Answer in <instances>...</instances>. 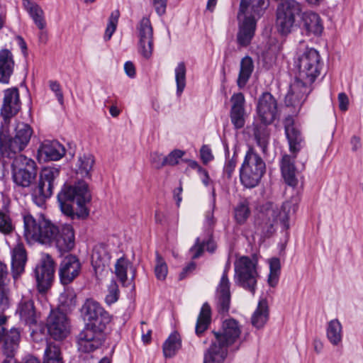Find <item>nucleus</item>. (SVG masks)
<instances>
[{
  "mask_svg": "<svg viewBox=\"0 0 363 363\" xmlns=\"http://www.w3.org/2000/svg\"><path fill=\"white\" fill-rule=\"evenodd\" d=\"M230 264L227 263L216 289V303L219 313H225L229 310L230 303V281L228 272Z\"/></svg>",
  "mask_w": 363,
  "mask_h": 363,
  "instance_id": "6ab92c4d",
  "label": "nucleus"
},
{
  "mask_svg": "<svg viewBox=\"0 0 363 363\" xmlns=\"http://www.w3.org/2000/svg\"><path fill=\"white\" fill-rule=\"evenodd\" d=\"M350 143H351V145H352V150L353 151L357 150L361 147L360 139H359V138H358L357 136H353L351 138Z\"/></svg>",
  "mask_w": 363,
  "mask_h": 363,
  "instance_id": "774afa93",
  "label": "nucleus"
},
{
  "mask_svg": "<svg viewBox=\"0 0 363 363\" xmlns=\"http://www.w3.org/2000/svg\"><path fill=\"white\" fill-rule=\"evenodd\" d=\"M285 133L289 142V150L294 157L303 147V138L300 130L295 126L291 118L285 121Z\"/></svg>",
  "mask_w": 363,
  "mask_h": 363,
  "instance_id": "393cba45",
  "label": "nucleus"
},
{
  "mask_svg": "<svg viewBox=\"0 0 363 363\" xmlns=\"http://www.w3.org/2000/svg\"><path fill=\"white\" fill-rule=\"evenodd\" d=\"M250 215L249 203L247 201L239 202L234 208V218L239 225L244 224Z\"/></svg>",
  "mask_w": 363,
  "mask_h": 363,
  "instance_id": "a18cd8bd",
  "label": "nucleus"
},
{
  "mask_svg": "<svg viewBox=\"0 0 363 363\" xmlns=\"http://www.w3.org/2000/svg\"><path fill=\"white\" fill-rule=\"evenodd\" d=\"M326 335L330 342L335 346L338 345L342 339V327L337 319H333L328 323Z\"/></svg>",
  "mask_w": 363,
  "mask_h": 363,
  "instance_id": "c9c22d12",
  "label": "nucleus"
},
{
  "mask_svg": "<svg viewBox=\"0 0 363 363\" xmlns=\"http://www.w3.org/2000/svg\"><path fill=\"white\" fill-rule=\"evenodd\" d=\"M65 155V147L57 140H45L38 150V159L44 162L59 160Z\"/></svg>",
  "mask_w": 363,
  "mask_h": 363,
  "instance_id": "412c9836",
  "label": "nucleus"
},
{
  "mask_svg": "<svg viewBox=\"0 0 363 363\" xmlns=\"http://www.w3.org/2000/svg\"><path fill=\"white\" fill-rule=\"evenodd\" d=\"M237 164V156L235 154L231 158H228L223 167V174L228 179L232 177Z\"/></svg>",
  "mask_w": 363,
  "mask_h": 363,
  "instance_id": "864d4df0",
  "label": "nucleus"
},
{
  "mask_svg": "<svg viewBox=\"0 0 363 363\" xmlns=\"http://www.w3.org/2000/svg\"><path fill=\"white\" fill-rule=\"evenodd\" d=\"M269 265V274L268 276V284L270 286L274 287L277 285L281 273V262L277 257H272L268 259Z\"/></svg>",
  "mask_w": 363,
  "mask_h": 363,
  "instance_id": "37998d69",
  "label": "nucleus"
},
{
  "mask_svg": "<svg viewBox=\"0 0 363 363\" xmlns=\"http://www.w3.org/2000/svg\"><path fill=\"white\" fill-rule=\"evenodd\" d=\"M184 155V152L180 150L172 151L167 156L164 157L165 165L174 166L179 162V160Z\"/></svg>",
  "mask_w": 363,
  "mask_h": 363,
  "instance_id": "603ef678",
  "label": "nucleus"
},
{
  "mask_svg": "<svg viewBox=\"0 0 363 363\" xmlns=\"http://www.w3.org/2000/svg\"><path fill=\"white\" fill-rule=\"evenodd\" d=\"M49 84L50 89L55 94L58 102L62 105L64 104V96L60 84L56 81H50Z\"/></svg>",
  "mask_w": 363,
  "mask_h": 363,
  "instance_id": "bf43d9fd",
  "label": "nucleus"
},
{
  "mask_svg": "<svg viewBox=\"0 0 363 363\" xmlns=\"http://www.w3.org/2000/svg\"><path fill=\"white\" fill-rule=\"evenodd\" d=\"M21 106L18 89L11 88L5 90L3 104L1 108L2 123L10 122L11 119L20 111Z\"/></svg>",
  "mask_w": 363,
  "mask_h": 363,
  "instance_id": "f3484780",
  "label": "nucleus"
},
{
  "mask_svg": "<svg viewBox=\"0 0 363 363\" xmlns=\"http://www.w3.org/2000/svg\"><path fill=\"white\" fill-rule=\"evenodd\" d=\"M7 275L8 271L6 265L0 261V284H5Z\"/></svg>",
  "mask_w": 363,
  "mask_h": 363,
  "instance_id": "338daca9",
  "label": "nucleus"
},
{
  "mask_svg": "<svg viewBox=\"0 0 363 363\" xmlns=\"http://www.w3.org/2000/svg\"><path fill=\"white\" fill-rule=\"evenodd\" d=\"M230 101L232 103L230 112V121L235 129L242 128L245 123V96L240 92L234 94L231 96Z\"/></svg>",
  "mask_w": 363,
  "mask_h": 363,
  "instance_id": "4be33fe9",
  "label": "nucleus"
},
{
  "mask_svg": "<svg viewBox=\"0 0 363 363\" xmlns=\"http://www.w3.org/2000/svg\"><path fill=\"white\" fill-rule=\"evenodd\" d=\"M14 60L11 52L7 49L0 50V82L8 84L14 70Z\"/></svg>",
  "mask_w": 363,
  "mask_h": 363,
  "instance_id": "bb28decb",
  "label": "nucleus"
},
{
  "mask_svg": "<svg viewBox=\"0 0 363 363\" xmlns=\"http://www.w3.org/2000/svg\"><path fill=\"white\" fill-rule=\"evenodd\" d=\"M94 162V157L91 154H80L74 164L76 174L82 178H90Z\"/></svg>",
  "mask_w": 363,
  "mask_h": 363,
  "instance_id": "c756f323",
  "label": "nucleus"
},
{
  "mask_svg": "<svg viewBox=\"0 0 363 363\" xmlns=\"http://www.w3.org/2000/svg\"><path fill=\"white\" fill-rule=\"evenodd\" d=\"M24 235L28 242L35 241L45 245L52 244L58 233L57 226L43 216L34 218L31 215L23 217Z\"/></svg>",
  "mask_w": 363,
  "mask_h": 363,
  "instance_id": "39448f33",
  "label": "nucleus"
},
{
  "mask_svg": "<svg viewBox=\"0 0 363 363\" xmlns=\"http://www.w3.org/2000/svg\"><path fill=\"white\" fill-rule=\"evenodd\" d=\"M214 208H215V201H213V204H212L211 209L208 210V211H206V213L205 214L204 224H205L206 227L210 230H211L213 229V228L214 227V225L216 223V220L213 215Z\"/></svg>",
  "mask_w": 363,
  "mask_h": 363,
  "instance_id": "4d7b16f0",
  "label": "nucleus"
},
{
  "mask_svg": "<svg viewBox=\"0 0 363 363\" xmlns=\"http://www.w3.org/2000/svg\"><path fill=\"white\" fill-rule=\"evenodd\" d=\"M120 16V12L118 10L113 11L108 18V23L104 34V40H109L114 33Z\"/></svg>",
  "mask_w": 363,
  "mask_h": 363,
  "instance_id": "09e8293b",
  "label": "nucleus"
},
{
  "mask_svg": "<svg viewBox=\"0 0 363 363\" xmlns=\"http://www.w3.org/2000/svg\"><path fill=\"white\" fill-rule=\"evenodd\" d=\"M268 6V0H241L238 13L255 16L257 20Z\"/></svg>",
  "mask_w": 363,
  "mask_h": 363,
  "instance_id": "c85d7f7f",
  "label": "nucleus"
},
{
  "mask_svg": "<svg viewBox=\"0 0 363 363\" xmlns=\"http://www.w3.org/2000/svg\"><path fill=\"white\" fill-rule=\"evenodd\" d=\"M211 322V308L205 303L203 304L199 317L197 318L195 332L198 336H200L206 330H207Z\"/></svg>",
  "mask_w": 363,
  "mask_h": 363,
  "instance_id": "ea45409f",
  "label": "nucleus"
},
{
  "mask_svg": "<svg viewBox=\"0 0 363 363\" xmlns=\"http://www.w3.org/2000/svg\"><path fill=\"white\" fill-rule=\"evenodd\" d=\"M253 70L254 63L252 59L249 56H245L241 60L239 75L237 80L238 86L240 88H243L246 85Z\"/></svg>",
  "mask_w": 363,
  "mask_h": 363,
  "instance_id": "f704fd0d",
  "label": "nucleus"
},
{
  "mask_svg": "<svg viewBox=\"0 0 363 363\" xmlns=\"http://www.w3.org/2000/svg\"><path fill=\"white\" fill-rule=\"evenodd\" d=\"M8 289L6 284H0V311H4L9 306Z\"/></svg>",
  "mask_w": 363,
  "mask_h": 363,
  "instance_id": "13d9d810",
  "label": "nucleus"
},
{
  "mask_svg": "<svg viewBox=\"0 0 363 363\" xmlns=\"http://www.w3.org/2000/svg\"><path fill=\"white\" fill-rule=\"evenodd\" d=\"M205 248L209 252H213L216 248V242L211 238H209L206 242H201L200 239L197 238L195 245L191 248V250H196L193 258H198Z\"/></svg>",
  "mask_w": 363,
  "mask_h": 363,
  "instance_id": "de8ad7c7",
  "label": "nucleus"
},
{
  "mask_svg": "<svg viewBox=\"0 0 363 363\" xmlns=\"http://www.w3.org/2000/svg\"><path fill=\"white\" fill-rule=\"evenodd\" d=\"M103 330L85 325L77 337L79 351L88 353L99 348L103 343Z\"/></svg>",
  "mask_w": 363,
  "mask_h": 363,
  "instance_id": "2eb2a0df",
  "label": "nucleus"
},
{
  "mask_svg": "<svg viewBox=\"0 0 363 363\" xmlns=\"http://www.w3.org/2000/svg\"><path fill=\"white\" fill-rule=\"evenodd\" d=\"M81 271V263L74 255H68L61 262L59 270L60 281L63 285L70 284Z\"/></svg>",
  "mask_w": 363,
  "mask_h": 363,
  "instance_id": "aec40b11",
  "label": "nucleus"
},
{
  "mask_svg": "<svg viewBox=\"0 0 363 363\" xmlns=\"http://www.w3.org/2000/svg\"><path fill=\"white\" fill-rule=\"evenodd\" d=\"M9 204V200L4 201V206L0 208V233L4 235H11L15 230Z\"/></svg>",
  "mask_w": 363,
  "mask_h": 363,
  "instance_id": "473e14b6",
  "label": "nucleus"
},
{
  "mask_svg": "<svg viewBox=\"0 0 363 363\" xmlns=\"http://www.w3.org/2000/svg\"><path fill=\"white\" fill-rule=\"evenodd\" d=\"M298 208L297 203L292 201L284 202L280 211L276 216V220H279L283 225L284 229L289 228V219L291 215L294 214Z\"/></svg>",
  "mask_w": 363,
  "mask_h": 363,
  "instance_id": "e433bc0d",
  "label": "nucleus"
},
{
  "mask_svg": "<svg viewBox=\"0 0 363 363\" xmlns=\"http://www.w3.org/2000/svg\"><path fill=\"white\" fill-rule=\"evenodd\" d=\"M6 317L5 315H0V343L3 342L4 346L6 339L11 334L12 330H16L20 335V331L16 328H11L9 331L6 332L5 324L6 323Z\"/></svg>",
  "mask_w": 363,
  "mask_h": 363,
  "instance_id": "6e6d98bb",
  "label": "nucleus"
},
{
  "mask_svg": "<svg viewBox=\"0 0 363 363\" xmlns=\"http://www.w3.org/2000/svg\"><path fill=\"white\" fill-rule=\"evenodd\" d=\"M298 73L285 96L287 106H300L313 89L312 84L320 75L323 66L319 52L314 48H307L296 62Z\"/></svg>",
  "mask_w": 363,
  "mask_h": 363,
  "instance_id": "f257e3e1",
  "label": "nucleus"
},
{
  "mask_svg": "<svg viewBox=\"0 0 363 363\" xmlns=\"http://www.w3.org/2000/svg\"><path fill=\"white\" fill-rule=\"evenodd\" d=\"M175 81L177 84V95L180 96L186 86V68L184 62L178 63L174 69Z\"/></svg>",
  "mask_w": 363,
  "mask_h": 363,
  "instance_id": "c03bdc74",
  "label": "nucleus"
},
{
  "mask_svg": "<svg viewBox=\"0 0 363 363\" xmlns=\"http://www.w3.org/2000/svg\"><path fill=\"white\" fill-rule=\"evenodd\" d=\"M277 103L274 96L265 92L259 97L257 106L258 116L264 125L272 123L277 114Z\"/></svg>",
  "mask_w": 363,
  "mask_h": 363,
  "instance_id": "a211bd4d",
  "label": "nucleus"
},
{
  "mask_svg": "<svg viewBox=\"0 0 363 363\" xmlns=\"http://www.w3.org/2000/svg\"><path fill=\"white\" fill-rule=\"evenodd\" d=\"M215 340L221 343L228 348L233 347L232 350L236 351L239 349V342L241 328L238 322L235 319L230 318L223 321L222 328L218 332H213Z\"/></svg>",
  "mask_w": 363,
  "mask_h": 363,
  "instance_id": "f8f14e48",
  "label": "nucleus"
},
{
  "mask_svg": "<svg viewBox=\"0 0 363 363\" xmlns=\"http://www.w3.org/2000/svg\"><path fill=\"white\" fill-rule=\"evenodd\" d=\"M57 231L52 243H55L60 251L71 250L74 246V233L72 227L70 225L57 226Z\"/></svg>",
  "mask_w": 363,
  "mask_h": 363,
  "instance_id": "5701e85b",
  "label": "nucleus"
},
{
  "mask_svg": "<svg viewBox=\"0 0 363 363\" xmlns=\"http://www.w3.org/2000/svg\"><path fill=\"white\" fill-rule=\"evenodd\" d=\"M87 184L80 180L73 185H65L57 195L62 212L72 219L85 218L89 215L86 204L91 201Z\"/></svg>",
  "mask_w": 363,
  "mask_h": 363,
  "instance_id": "7ed1b4c3",
  "label": "nucleus"
},
{
  "mask_svg": "<svg viewBox=\"0 0 363 363\" xmlns=\"http://www.w3.org/2000/svg\"><path fill=\"white\" fill-rule=\"evenodd\" d=\"M59 359L62 358L60 350L58 346L55 344H48L45 350L44 358Z\"/></svg>",
  "mask_w": 363,
  "mask_h": 363,
  "instance_id": "5fc2aeb1",
  "label": "nucleus"
},
{
  "mask_svg": "<svg viewBox=\"0 0 363 363\" xmlns=\"http://www.w3.org/2000/svg\"><path fill=\"white\" fill-rule=\"evenodd\" d=\"M46 326L50 335L56 340L65 339L70 332L67 315L60 311H52L48 317Z\"/></svg>",
  "mask_w": 363,
  "mask_h": 363,
  "instance_id": "4468645a",
  "label": "nucleus"
},
{
  "mask_svg": "<svg viewBox=\"0 0 363 363\" xmlns=\"http://www.w3.org/2000/svg\"><path fill=\"white\" fill-rule=\"evenodd\" d=\"M33 274L38 291L45 293L51 287L55 274V262L50 255H42L33 270Z\"/></svg>",
  "mask_w": 363,
  "mask_h": 363,
  "instance_id": "9d476101",
  "label": "nucleus"
},
{
  "mask_svg": "<svg viewBox=\"0 0 363 363\" xmlns=\"http://www.w3.org/2000/svg\"><path fill=\"white\" fill-rule=\"evenodd\" d=\"M9 123H1L0 128V153L7 158H12L20 154L29 144L33 134L30 125L18 122L11 133Z\"/></svg>",
  "mask_w": 363,
  "mask_h": 363,
  "instance_id": "20e7f679",
  "label": "nucleus"
},
{
  "mask_svg": "<svg viewBox=\"0 0 363 363\" xmlns=\"http://www.w3.org/2000/svg\"><path fill=\"white\" fill-rule=\"evenodd\" d=\"M201 159L204 164H207L210 161L213 159V155L212 154L211 148L206 145H203L200 150Z\"/></svg>",
  "mask_w": 363,
  "mask_h": 363,
  "instance_id": "680f3d73",
  "label": "nucleus"
},
{
  "mask_svg": "<svg viewBox=\"0 0 363 363\" xmlns=\"http://www.w3.org/2000/svg\"><path fill=\"white\" fill-rule=\"evenodd\" d=\"M82 313L86 320V325L101 330H104L110 322L108 313L96 301L88 299L82 308Z\"/></svg>",
  "mask_w": 363,
  "mask_h": 363,
  "instance_id": "9b49d317",
  "label": "nucleus"
},
{
  "mask_svg": "<svg viewBox=\"0 0 363 363\" xmlns=\"http://www.w3.org/2000/svg\"><path fill=\"white\" fill-rule=\"evenodd\" d=\"M16 313L20 319L27 325L36 323V315L33 302L31 300H21L19 303Z\"/></svg>",
  "mask_w": 363,
  "mask_h": 363,
  "instance_id": "2f4dec72",
  "label": "nucleus"
},
{
  "mask_svg": "<svg viewBox=\"0 0 363 363\" xmlns=\"http://www.w3.org/2000/svg\"><path fill=\"white\" fill-rule=\"evenodd\" d=\"M11 159V176L13 182L18 186H30L35 180L38 174L35 162L22 154H17Z\"/></svg>",
  "mask_w": 363,
  "mask_h": 363,
  "instance_id": "0eeeda50",
  "label": "nucleus"
},
{
  "mask_svg": "<svg viewBox=\"0 0 363 363\" xmlns=\"http://www.w3.org/2000/svg\"><path fill=\"white\" fill-rule=\"evenodd\" d=\"M150 161L156 169H160L165 166L164 157L157 152H153L150 155Z\"/></svg>",
  "mask_w": 363,
  "mask_h": 363,
  "instance_id": "052dcab7",
  "label": "nucleus"
},
{
  "mask_svg": "<svg viewBox=\"0 0 363 363\" xmlns=\"http://www.w3.org/2000/svg\"><path fill=\"white\" fill-rule=\"evenodd\" d=\"M268 319V306L265 299H261L252 317V324L257 328L264 326Z\"/></svg>",
  "mask_w": 363,
  "mask_h": 363,
  "instance_id": "4c0bfd02",
  "label": "nucleus"
},
{
  "mask_svg": "<svg viewBox=\"0 0 363 363\" xmlns=\"http://www.w3.org/2000/svg\"><path fill=\"white\" fill-rule=\"evenodd\" d=\"M181 347V335L177 332H173L170 334L162 345L164 357L172 358L174 357Z\"/></svg>",
  "mask_w": 363,
  "mask_h": 363,
  "instance_id": "72a5a7b5",
  "label": "nucleus"
},
{
  "mask_svg": "<svg viewBox=\"0 0 363 363\" xmlns=\"http://www.w3.org/2000/svg\"><path fill=\"white\" fill-rule=\"evenodd\" d=\"M27 262V253L23 245L18 242L11 251V272L14 279L23 273Z\"/></svg>",
  "mask_w": 363,
  "mask_h": 363,
  "instance_id": "b1692460",
  "label": "nucleus"
},
{
  "mask_svg": "<svg viewBox=\"0 0 363 363\" xmlns=\"http://www.w3.org/2000/svg\"><path fill=\"white\" fill-rule=\"evenodd\" d=\"M266 125L264 124V125L257 127L255 130L257 143L264 154L267 152L269 138V131Z\"/></svg>",
  "mask_w": 363,
  "mask_h": 363,
  "instance_id": "49530a36",
  "label": "nucleus"
},
{
  "mask_svg": "<svg viewBox=\"0 0 363 363\" xmlns=\"http://www.w3.org/2000/svg\"><path fill=\"white\" fill-rule=\"evenodd\" d=\"M301 17L308 34L320 35L323 26L320 16L313 11H302V5L295 0H286L277 7V26L280 33L288 34L297 26V18Z\"/></svg>",
  "mask_w": 363,
  "mask_h": 363,
  "instance_id": "f03ea898",
  "label": "nucleus"
},
{
  "mask_svg": "<svg viewBox=\"0 0 363 363\" xmlns=\"http://www.w3.org/2000/svg\"><path fill=\"white\" fill-rule=\"evenodd\" d=\"M238 32L237 42L241 47L249 45L255 35L257 20L255 16L238 13Z\"/></svg>",
  "mask_w": 363,
  "mask_h": 363,
  "instance_id": "dca6fc26",
  "label": "nucleus"
},
{
  "mask_svg": "<svg viewBox=\"0 0 363 363\" xmlns=\"http://www.w3.org/2000/svg\"><path fill=\"white\" fill-rule=\"evenodd\" d=\"M77 302V297L74 291L71 289H67L59 296V308L57 311H60L64 313L72 311Z\"/></svg>",
  "mask_w": 363,
  "mask_h": 363,
  "instance_id": "58836bf2",
  "label": "nucleus"
},
{
  "mask_svg": "<svg viewBox=\"0 0 363 363\" xmlns=\"http://www.w3.org/2000/svg\"><path fill=\"white\" fill-rule=\"evenodd\" d=\"M339 108L341 111H345L348 109L349 99L346 94L340 93L338 94Z\"/></svg>",
  "mask_w": 363,
  "mask_h": 363,
  "instance_id": "0e129e2a",
  "label": "nucleus"
},
{
  "mask_svg": "<svg viewBox=\"0 0 363 363\" xmlns=\"http://www.w3.org/2000/svg\"><path fill=\"white\" fill-rule=\"evenodd\" d=\"M256 264L248 257H242L235 262L236 284L255 294L258 278Z\"/></svg>",
  "mask_w": 363,
  "mask_h": 363,
  "instance_id": "1a4fd4ad",
  "label": "nucleus"
},
{
  "mask_svg": "<svg viewBox=\"0 0 363 363\" xmlns=\"http://www.w3.org/2000/svg\"><path fill=\"white\" fill-rule=\"evenodd\" d=\"M168 273V267L166 262L162 257L156 253V263L155 267V274L157 279L164 280Z\"/></svg>",
  "mask_w": 363,
  "mask_h": 363,
  "instance_id": "8fccbe9b",
  "label": "nucleus"
},
{
  "mask_svg": "<svg viewBox=\"0 0 363 363\" xmlns=\"http://www.w3.org/2000/svg\"><path fill=\"white\" fill-rule=\"evenodd\" d=\"M119 297L118 286L116 281L112 280L108 287V294L106 296L105 301L106 303L111 305L116 302Z\"/></svg>",
  "mask_w": 363,
  "mask_h": 363,
  "instance_id": "3c124183",
  "label": "nucleus"
},
{
  "mask_svg": "<svg viewBox=\"0 0 363 363\" xmlns=\"http://www.w3.org/2000/svg\"><path fill=\"white\" fill-rule=\"evenodd\" d=\"M289 155H284L280 162V167L282 177L285 182L291 186H296L298 184L296 172V169L294 165V157Z\"/></svg>",
  "mask_w": 363,
  "mask_h": 363,
  "instance_id": "cd10ccee",
  "label": "nucleus"
},
{
  "mask_svg": "<svg viewBox=\"0 0 363 363\" xmlns=\"http://www.w3.org/2000/svg\"><path fill=\"white\" fill-rule=\"evenodd\" d=\"M124 70L129 77H134L135 75V69L134 65L131 62H126L124 65Z\"/></svg>",
  "mask_w": 363,
  "mask_h": 363,
  "instance_id": "69168bd1",
  "label": "nucleus"
},
{
  "mask_svg": "<svg viewBox=\"0 0 363 363\" xmlns=\"http://www.w3.org/2000/svg\"><path fill=\"white\" fill-rule=\"evenodd\" d=\"M154 6L157 13L162 16L166 12L167 0H154Z\"/></svg>",
  "mask_w": 363,
  "mask_h": 363,
  "instance_id": "e2e57ef3",
  "label": "nucleus"
},
{
  "mask_svg": "<svg viewBox=\"0 0 363 363\" xmlns=\"http://www.w3.org/2000/svg\"><path fill=\"white\" fill-rule=\"evenodd\" d=\"M23 6L33 19L35 26L40 29L43 30L46 26L44 18V12L40 6L31 0H22Z\"/></svg>",
  "mask_w": 363,
  "mask_h": 363,
  "instance_id": "7c9ffc66",
  "label": "nucleus"
},
{
  "mask_svg": "<svg viewBox=\"0 0 363 363\" xmlns=\"http://www.w3.org/2000/svg\"><path fill=\"white\" fill-rule=\"evenodd\" d=\"M266 171V164L262 157L252 148L246 152L240 168V179L246 188L257 186Z\"/></svg>",
  "mask_w": 363,
  "mask_h": 363,
  "instance_id": "423d86ee",
  "label": "nucleus"
},
{
  "mask_svg": "<svg viewBox=\"0 0 363 363\" xmlns=\"http://www.w3.org/2000/svg\"><path fill=\"white\" fill-rule=\"evenodd\" d=\"M130 269L133 272V279L135 277V269L132 264L125 258H120L115 264V273L121 284L125 286L127 281V272Z\"/></svg>",
  "mask_w": 363,
  "mask_h": 363,
  "instance_id": "79ce46f5",
  "label": "nucleus"
},
{
  "mask_svg": "<svg viewBox=\"0 0 363 363\" xmlns=\"http://www.w3.org/2000/svg\"><path fill=\"white\" fill-rule=\"evenodd\" d=\"M109 259L110 255L104 245H97L94 248L91 255V263L95 269L105 267L108 264Z\"/></svg>",
  "mask_w": 363,
  "mask_h": 363,
  "instance_id": "a19ab883",
  "label": "nucleus"
},
{
  "mask_svg": "<svg viewBox=\"0 0 363 363\" xmlns=\"http://www.w3.org/2000/svg\"><path fill=\"white\" fill-rule=\"evenodd\" d=\"M136 33L138 38L139 52L146 59H149L153 52V28L148 18H143L138 23Z\"/></svg>",
  "mask_w": 363,
  "mask_h": 363,
  "instance_id": "ddd939ff",
  "label": "nucleus"
},
{
  "mask_svg": "<svg viewBox=\"0 0 363 363\" xmlns=\"http://www.w3.org/2000/svg\"><path fill=\"white\" fill-rule=\"evenodd\" d=\"M228 354L227 347L213 340L203 353V363H223Z\"/></svg>",
  "mask_w": 363,
  "mask_h": 363,
  "instance_id": "a878e982",
  "label": "nucleus"
},
{
  "mask_svg": "<svg viewBox=\"0 0 363 363\" xmlns=\"http://www.w3.org/2000/svg\"><path fill=\"white\" fill-rule=\"evenodd\" d=\"M59 174L60 169L55 167H46L41 169L38 182L31 191L32 199L38 206H43L46 200L52 196Z\"/></svg>",
  "mask_w": 363,
  "mask_h": 363,
  "instance_id": "6e6552de",
  "label": "nucleus"
}]
</instances>
